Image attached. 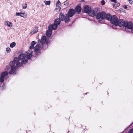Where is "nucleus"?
Returning <instances> with one entry per match:
<instances>
[{"label":"nucleus","instance_id":"nucleus-5","mask_svg":"<svg viewBox=\"0 0 133 133\" xmlns=\"http://www.w3.org/2000/svg\"><path fill=\"white\" fill-rule=\"evenodd\" d=\"M118 19L117 18V17L116 15H113L111 17V18L110 20V22L112 24H114L112 26V27L113 28L116 29V28L115 27V23H117Z\"/></svg>","mask_w":133,"mask_h":133},{"label":"nucleus","instance_id":"nucleus-30","mask_svg":"<svg viewBox=\"0 0 133 133\" xmlns=\"http://www.w3.org/2000/svg\"><path fill=\"white\" fill-rule=\"evenodd\" d=\"M101 3L102 5H104L105 4V2L104 0H102L101 1Z\"/></svg>","mask_w":133,"mask_h":133},{"label":"nucleus","instance_id":"nucleus-3","mask_svg":"<svg viewBox=\"0 0 133 133\" xmlns=\"http://www.w3.org/2000/svg\"><path fill=\"white\" fill-rule=\"evenodd\" d=\"M106 13L104 12L97 14L96 15V18L97 20L100 21L102 20L105 18Z\"/></svg>","mask_w":133,"mask_h":133},{"label":"nucleus","instance_id":"nucleus-28","mask_svg":"<svg viewBox=\"0 0 133 133\" xmlns=\"http://www.w3.org/2000/svg\"><path fill=\"white\" fill-rule=\"evenodd\" d=\"M64 5H68L69 4V2H68L67 1H65L64 2Z\"/></svg>","mask_w":133,"mask_h":133},{"label":"nucleus","instance_id":"nucleus-21","mask_svg":"<svg viewBox=\"0 0 133 133\" xmlns=\"http://www.w3.org/2000/svg\"><path fill=\"white\" fill-rule=\"evenodd\" d=\"M25 57V55L23 54H21L19 56V58L21 59H24Z\"/></svg>","mask_w":133,"mask_h":133},{"label":"nucleus","instance_id":"nucleus-35","mask_svg":"<svg viewBox=\"0 0 133 133\" xmlns=\"http://www.w3.org/2000/svg\"><path fill=\"white\" fill-rule=\"evenodd\" d=\"M123 7L125 9H127V6L126 5H124Z\"/></svg>","mask_w":133,"mask_h":133},{"label":"nucleus","instance_id":"nucleus-15","mask_svg":"<svg viewBox=\"0 0 133 133\" xmlns=\"http://www.w3.org/2000/svg\"><path fill=\"white\" fill-rule=\"evenodd\" d=\"M75 10L76 12L78 13H80L81 10V7L80 6L77 5L76 7Z\"/></svg>","mask_w":133,"mask_h":133},{"label":"nucleus","instance_id":"nucleus-22","mask_svg":"<svg viewBox=\"0 0 133 133\" xmlns=\"http://www.w3.org/2000/svg\"><path fill=\"white\" fill-rule=\"evenodd\" d=\"M35 44V41H32V42L31 43V45L30 47V49H32L33 48L34 45Z\"/></svg>","mask_w":133,"mask_h":133},{"label":"nucleus","instance_id":"nucleus-1","mask_svg":"<svg viewBox=\"0 0 133 133\" xmlns=\"http://www.w3.org/2000/svg\"><path fill=\"white\" fill-rule=\"evenodd\" d=\"M19 58L16 57L14 58L13 61L10 62V65L11 66V70L9 72L10 74L14 75L16 74V71L17 69V67L15 65V63H16V65L17 67H20L22 66V64L19 62Z\"/></svg>","mask_w":133,"mask_h":133},{"label":"nucleus","instance_id":"nucleus-33","mask_svg":"<svg viewBox=\"0 0 133 133\" xmlns=\"http://www.w3.org/2000/svg\"><path fill=\"white\" fill-rule=\"evenodd\" d=\"M128 1L129 2L130 4H131L132 3V1L131 0H128Z\"/></svg>","mask_w":133,"mask_h":133},{"label":"nucleus","instance_id":"nucleus-20","mask_svg":"<svg viewBox=\"0 0 133 133\" xmlns=\"http://www.w3.org/2000/svg\"><path fill=\"white\" fill-rule=\"evenodd\" d=\"M5 24L6 25L9 27L11 28L12 26V24L9 21H7L5 23Z\"/></svg>","mask_w":133,"mask_h":133},{"label":"nucleus","instance_id":"nucleus-11","mask_svg":"<svg viewBox=\"0 0 133 133\" xmlns=\"http://www.w3.org/2000/svg\"><path fill=\"white\" fill-rule=\"evenodd\" d=\"M41 43L42 45H43L45 42H46L47 44H48V42H47L46 37L45 36H43L41 40Z\"/></svg>","mask_w":133,"mask_h":133},{"label":"nucleus","instance_id":"nucleus-19","mask_svg":"<svg viewBox=\"0 0 133 133\" xmlns=\"http://www.w3.org/2000/svg\"><path fill=\"white\" fill-rule=\"evenodd\" d=\"M60 20H61L60 19V18L59 19H56L55 20L54 23L55 24H56V25H58L60 23Z\"/></svg>","mask_w":133,"mask_h":133},{"label":"nucleus","instance_id":"nucleus-26","mask_svg":"<svg viewBox=\"0 0 133 133\" xmlns=\"http://www.w3.org/2000/svg\"><path fill=\"white\" fill-rule=\"evenodd\" d=\"M44 3L45 5H49L50 4V2L45 1H44Z\"/></svg>","mask_w":133,"mask_h":133},{"label":"nucleus","instance_id":"nucleus-18","mask_svg":"<svg viewBox=\"0 0 133 133\" xmlns=\"http://www.w3.org/2000/svg\"><path fill=\"white\" fill-rule=\"evenodd\" d=\"M112 16L109 14H106L105 18L107 20L110 21L111 18Z\"/></svg>","mask_w":133,"mask_h":133},{"label":"nucleus","instance_id":"nucleus-24","mask_svg":"<svg viewBox=\"0 0 133 133\" xmlns=\"http://www.w3.org/2000/svg\"><path fill=\"white\" fill-rule=\"evenodd\" d=\"M21 62H22V64H25L28 62V60L26 59H24V60H21Z\"/></svg>","mask_w":133,"mask_h":133},{"label":"nucleus","instance_id":"nucleus-9","mask_svg":"<svg viewBox=\"0 0 133 133\" xmlns=\"http://www.w3.org/2000/svg\"><path fill=\"white\" fill-rule=\"evenodd\" d=\"M40 47V44H38L35 47L34 51L35 52L36 55H38L40 53V52L38 51V50L39 49Z\"/></svg>","mask_w":133,"mask_h":133},{"label":"nucleus","instance_id":"nucleus-17","mask_svg":"<svg viewBox=\"0 0 133 133\" xmlns=\"http://www.w3.org/2000/svg\"><path fill=\"white\" fill-rule=\"evenodd\" d=\"M38 31V27L37 26H36L35 28L34 29H33L32 31H31L30 33V34L33 35L36 32Z\"/></svg>","mask_w":133,"mask_h":133},{"label":"nucleus","instance_id":"nucleus-37","mask_svg":"<svg viewBox=\"0 0 133 133\" xmlns=\"http://www.w3.org/2000/svg\"><path fill=\"white\" fill-rule=\"evenodd\" d=\"M122 10V9H119V10H120L121 11Z\"/></svg>","mask_w":133,"mask_h":133},{"label":"nucleus","instance_id":"nucleus-36","mask_svg":"<svg viewBox=\"0 0 133 133\" xmlns=\"http://www.w3.org/2000/svg\"><path fill=\"white\" fill-rule=\"evenodd\" d=\"M4 86L3 85L2 86V89H3L4 88Z\"/></svg>","mask_w":133,"mask_h":133},{"label":"nucleus","instance_id":"nucleus-10","mask_svg":"<svg viewBox=\"0 0 133 133\" xmlns=\"http://www.w3.org/2000/svg\"><path fill=\"white\" fill-rule=\"evenodd\" d=\"M75 11L73 9H69L68 15L69 17H72L75 14Z\"/></svg>","mask_w":133,"mask_h":133},{"label":"nucleus","instance_id":"nucleus-13","mask_svg":"<svg viewBox=\"0 0 133 133\" xmlns=\"http://www.w3.org/2000/svg\"><path fill=\"white\" fill-rule=\"evenodd\" d=\"M96 13L97 12L95 10L93 11L91 10L89 14V15L90 16L94 17L96 15Z\"/></svg>","mask_w":133,"mask_h":133},{"label":"nucleus","instance_id":"nucleus-7","mask_svg":"<svg viewBox=\"0 0 133 133\" xmlns=\"http://www.w3.org/2000/svg\"><path fill=\"white\" fill-rule=\"evenodd\" d=\"M83 10L85 12L88 13V14L90 12L91 10V8L88 5L84 6Z\"/></svg>","mask_w":133,"mask_h":133},{"label":"nucleus","instance_id":"nucleus-29","mask_svg":"<svg viewBox=\"0 0 133 133\" xmlns=\"http://www.w3.org/2000/svg\"><path fill=\"white\" fill-rule=\"evenodd\" d=\"M6 51L8 52H9L10 51V48H8L6 49Z\"/></svg>","mask_w":133,"mask_h":133},{"label":"nucleus","instance_id":"nucleus-34","mask_svg":"<svg viewBox=\"0 0 133 133\" xmlns=\"http://www.w3.org/2000/svg\"><path fill=\"white\" fill-rule=\"evenodd\" d=\"M116 6L117 7H118L120 6V4L119 3H117V4H116Z\"/></svg>","mask_w":133,"mask_h":133},{"label":"nucleus","instance_id":"nucleus-8","mask_svg":"<svg viewBox=\"0 0 133 133\" xmlns=\"http://www.w3.org/2000/svg\"><path fill=\"white\" fill-rule=\"evenodd\" d=\"M33 51L31 50H28L25 52V54L27 58L30 59V58L32 56Z\"/></svg>","mask_w":133,"mask_h":133},{"label":"nucleus","instance_id":"nucleus-32","mask_svg":"<svg viewBox=\"0 0 133 133\" xmlns=\"http://www.w3.org/2000/svg\"><path fill=\"white\" fill-rule=\"evenodd\" d=\"M111 1L114 2L115 3L117 2V0H110Z\"/></svg>","mask_w":133,"mask_h":133},{"label":"nucleus","instance_id":"nucleus-25","mask_svg":"<svg viewBox=\"0 0 133 133\" xmlns=\"http://www.w3.org/2000/svg\"><path fill=\"white\" fill-rule=\"evenodd\" d=\"M16 45V43L14 42L12 43L10 45V46L11 48H13Z\"/></svg>","mask_w":133,"mask_h":133},{"label":"nucleus","instance_id":"nucleus-23","mask_svg":"<svg viewBox=\"0 0 133 133\" xmlns=\"http://www.w3.org/2000/svg\"><path fill=\"white\" fill-rule=\"evenodd\" d=\"M56 6L58 7V9H59L60 6H61V3L60 2L58 1L56 4Z\"/></svg>","mask_w":133,"mask_h":133},{"label":"nucleus","instance_id":"nucleus-6","mask_svg":"<svg viewBox=\"0 0 133 133\" xmlns=\"http://www.w3.org/2000/svg\"><path fill=\"white\" fill-rule=\"evenodd\" d=\"M8 73L7 71H5L2 73L0 78V82L3 83L4 80V77L7 75Z\"/></svg>","mask_w":133,"mask_h":133},{"label":"nucleus","instance_id":"nucleus-31","mask_svg":"<svg viewBox=\"0 0 133 133\" xmlns=\"http://www.w3.org/2000/svg\"><path fill=\"white\" fill-rule=\"evenodd\" d=\"M129 133H133V129H132L130 130L129 131Z\"/></svg>","mask_w":133,"mask_h":133},{"label":"nucleus","instance_id":"nucleus-16","mask_svg":"<svg viewBox=\"0 0 133 133\" xmlns=\"http://www.w3.org/2000/svg\"><path fill=\"white\" fill-rule=\"evenodd\" d=\"M48 29L46 32V35L47 37H50L51 35L52 30H50L49 29Z\"/></svg>","mask_w":133,"mask_h":133},{"label":"nucleus","instance_id":"nucleus-14","mask_svg":"<svg viewBox=\"0 0 133 133\" xmlns=\"http://www.w3.org/2000/svg\"><path fill=\"white\" fill-rule=\"evenodd\" d=\"M16 15L17 16H20L24 18H26V15L25 13H23L22 12L16 13Z\"/></svg>","mask_w":133,"mask_h":133},{"label":"nucleus","instance_id":"nucleus-27","mask_svg":"<svg viewBox=\"0 0 133 133\" xmlns=\"http://www.w3.org/2000/svg\"><path fill=\"white\" fill-rule=\"evenodd\" d=\"M22 6H23V8L24 9H25L27 7V4H23V5H22Z\"/></svg>","mask_w":133,"mask_h":133},{"label":"nucleus","instance_id":"nucleus-12","mask_svg":"<svg viewBox=\"0 0 133 133\" xmlns=\"http://www.w3.org/2000/svg\"><path fill=\"white\" fill-rule=\"evenodd\" d=\"M58 25L55 24L54 23L52 25H50L48 27V29L50 30H55L56 29Z\"/></svg>","mask_w":133,"mask_h":133},{"label":"nucleus","instance_id":"nucleus-2","mask_svg":"<svg viewBox=\"0 0 133 133\" xmlns=\"http://www.w3.org/2000/svg\"><path fill=\"white\" fill-rule=\"evenodd\" d=\"M118 25L120 27H125L127 28L130 29L132 32L133 30V24L131 22H125L122 19H118L117 23H115V26Z\"/></svg>","mask_w":133,"mask_h":133},{"label":"nucleus","instance_id":"nucleus-4","mask_svg":"<svg viewBox=\"0 0 133 133\" xmlns=\"http://www.w3.org/2000/svg\"><path fill=\"white\" fill-rule=\"evenodd\" d=\"M69 16L68 14L64 15L62 13L59 14V18L61 21L64 20L66 23H68L70 21Z\"/></svg>","mask_w":133,"mask_h":133}]
</instances>
